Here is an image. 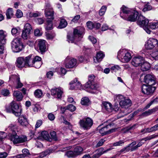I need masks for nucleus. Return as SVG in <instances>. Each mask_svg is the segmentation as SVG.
Wrapping results in <instances>:
<instances>
[{
    "label": "nucleus",
    "mask_w": 158,
    "mask_h": 158,
    "mask_svg": "<svg viewBox=\"0 0 158 158\" xmlns=\"http://www.w3.org/2000/svg\"><path fill=\"white\" fill-rule=\"evenodd\" d=\"M11 48L15 52H18L21 51L23 48V44L20 38H16L11 42Z\"/></svg>",
    "instance_id": "nucleus-5"
},
{
    "label": "nucleus",
    "mask_w": 158,
    "mask_h": 158,
    "mask_svg": "<svg viewBox=\"0 0 158 158\" xmlns=\"http://www.w3.org/2000/svg\"><path fill=\"white\" fill-rule=\"evenodd\" d=\"M152 86L143 85L141 87L142 93L147 95H151L156 90V88Z\"/></svg>",
    "instance_id": "nucleus-11"
},
{
    "label": "nucleus",
    "mask_w": 158,
    "mask_h": 158,
    "mask_svg": "<svg viewBox=\"0 0 158 158\" xmlns=\"http://www.w3.org/2000/svg\"><path fill=\"white\" fill-rule=\"evenodd\" d=\"M32 55H29L25 57L26 67H31L33 66L35 60H41V58L38 56H36L32 58Z\"/></svg>",
    "instance_id": "nucleus-10"
},
{
    "label": "nucleus",
    "mask_w": 158,
    "mask_h": 158,
    "mask_svg": "<svg viewBox=\"0 0 158 158\" xmlns=\"http://www.w3.org/2000/svg\"><path fill=\"white\" fill-rule=\"evenodd\" d=\"M8 128L13 132V134H14V132L15 133L17 130V127L15 124H11L9 125Z\"/></svg>",
    "instance_id": "nucleus-49"
},
{
    "label": "nucleus",
    "mask_w": 158,
    "mask_h": 158,
    "mask_svg": "<svg viewBox=\"0 0 158 158\" xmlns=\"http://www.w3.org/2000/svg\"><path fill=\"white\" fill-rule=\"evenodd\" d=\"M49 19H47L45 28L47 30H51L52 29V21Z\"/></svg>",
    "instance_id": "nucleus-31"
},
{
    "label": "nucleus",
    "mask_w": 158,
    "mask_h": 158,
    "mask_svg": "<svg viewBox=\"0 0 158 158\" xmlns=\"http://www.w3.org/2000/svg\"><path fill=\"white\" fill-rule=\"evenodd\" d=\"M149 25L150 28L155 29L158 27V22L157 21H154L149 23Z\"/></svg>",
    "instance_id": "nucleus-41"
},
{
    "label": "nucleus",
    "mask_w": 158,
    "mask_h": 158,
    "mask_svg": "<svg viewBox=\"0 0 158 158\" xmlns=\"http://www.w3.org/2000/svg\"><path fill=\"white\" fill-rule=\"evenodd\" d=\"M104 56V54L101 51L98 52L95 57L96 59L94 58V61L95 62H99L102 61Z\"/></svg>",
    "instance_id": "nucleus-25"
},
{
    "label": "nucleus",
    "mask_w": 158,
    "mask_h": 158,
    "mask_svg": "<svg viewBox=\"0 0 158 158\" xmlns=\"http://www.w3.org/2000/svg\"><path fill=\"white\" fill-rule=\"evenodd\" d=\"M83 151V148L80 146L76 147L74 149V152L76 156L81 154Z\"/></svg>",
    "instance_id": "nucleus-35"
},
{
    "label": "nucleus",
    "mask_w": 158,
    "mask_h": 158,
    "mask_svg": "<svg viewBox=\"0 0 158 158\" xmlns=\"http://www.w3.org/2000/svg\"><path fill=\"white\" fill-rule=\"evenodd\" d=\"M87 26L88 28L92 29L94 28V23L91 21H88L86 23Z\"/></svg>",
    "instance_id": "nucleus-54"
},
{
    "label": "nucleus",
    "mask_w": 158,
    "mask_h": 158,
    "mask_svg": "<svg viewBox=\"0 0 158 158\" xmlns=\"http://www.w3.org/2000/svg\"><path fill=\"white\" fill-rule=\"evenodd\" d=\"M157 98L156 97L155 99L153 100L151 102L148 104L145 107L143 108V110H145L146 109H147L150 107V106L153 104L154 103H157Z\"/></svg>",
    "instance_id": "nucleus-47"
},
{
    "label": "nucleus",
    "mask_w": 158,
    "mask_h": 158,
    "mask_svg": "<svg viewBox=\"0 0 158 158\" xmlns=\"http://www.w3.org/2000/svg\"><path fill=\"white\" fill-rule=\"evenodd\" d=\"M23 15V13L22 11L19 10H17L16 13V16L18 18H20Z\"/></svg>",
    "instance_id": "nucleus-59"
},
{
    "label": "nucleus",
    "mask_w": 158,
    "mask_h": 158,
    "mask_svg": "<svg viewBox=\"0 0 158 158\" xmlns=\"http://www.w3.org/2000/svg\"><path fill=\"white\" fill-rule=\"evenodd\" d=\"M55 34H51L48 33L46 35V37L48 39H52L55 36Z\"/></svg>",
    "instance_id": "nucleus-63"
},
{
    "label": "nucleus",
    "mask_w": 158,
    "mask_h": 158,
    "mask_svg": "<svg viewBox=\"0 0 158 158\" xmlns=\"http://www.w3.org/2000/svg\"><path fill=\"white\" fill-rule=\"evenodd\" d=\"M120 16L123 19L130 22H135L138 16L136 11L133 10L123 6L121 8Z\"/></svg>",
    "instance_id": "nucleus-1"
},
{
    "label": "nucleus",
    "mask_w": 158,
    "mask_h": 158,
    "mask_svg": "<svg viewBox=\"0 0 158 158\" xmlns=\"http://www.w3.org/2000/svg\"><path fill=\"white\" fill-rule=\"evenodd\" d=\"M25 58L23 57H19L17 58L16 63V66L19 68H22L26 67Z\"/></svg>",
    "instance_id": "nucleus-18"
},
{
    "label": "nucleus",
    "mask_w": 158,
    "mask_h": 158,
    "mask_svg": "<svg viewBox=\"0 0 158 158\" xmlns=\"http://www.w3.org/2000/svg\"><path fill=\"white\" fill-rule=\"evenodd\" d=\"M149 22L148 19L143 16L139 15L138 16L137 21L138 25L142 27L148 34H150L151 31L148 28Z\"/></svg>",
    "instance_id": "nucleus-4"
},
{
    "label": "nucleus",
    "mask_w": 158,
    "mask_h": 158,
    "mask_svg": "<svg viewBox=\"0 0 158 158\" xmlns=\"http://www.w3.org/2000/svg\"><path fill=\"white\" fill-rule=\"evenodd\" d=\"M65 67L67 68H72L74 67L77 64L76 60L67 57L64 60Z\"/></svg>",
    "instance_id": "nucleus-16"
},
{
    "label": "nucleus",
    "mask_w": 158,
    "mask_h": 158,
    "mask_svg": "<svg viewBox=\"0 0 158 158\" xmlns=\"http://www.w3.org/2000/svg\"><path fill=\"white\" fill-rule=\"evenodd\" d=\"M95 77L93 75H90L89 77V81H88L85 84L87 85H89V84H91V83L94 82L93 80L94 78Z\"/></svg>",
    "instance_id": "nucleus-51"
},
{
    "label": "nucleus",
    "mask_w": 158,
    "mask_h": 158,
    "mask_svg": "<svg viewBox=\"0 0 158 158\" xmlns=\"http://www.w3.org/2000/svg\"><path fill=\"white\" fill-rule=\"evenodd\" d=\"M144 82L149 85H153L156 83V78L152 74H148L144 77Z\"/></svg>",
    "instance_id": "nucleus-12"
},
{
    "label": "nucleus",
    "mask_w": 158,
    "mask_h": 158,
    "mask_svg": "<svg viewBox=\"0 0 158 158\" xmlns=\"http://www.w3.org/2000/svg\"><path fill=\"white\" fill-rule=\"evenodd\" d=\"M66 71L65 69L62 68H61L59 71H58L59 74L61 76L64 75L66 73Z\"/></svg>",
    "instance_id": "nucleus-60"
},
{
    "label": "nucleus",
    "mask_w": 158,
    "mask_h": 158,
    "mask_svg": "<svg viewBox=\"0 0 158 158\" xmlns=\"http://www.w3.org/2000/svg\"><path fill=\"white\" fill-rule=\"evenodd\" d=\"M10 139L14 144L23 143L27 140V138L25 135L19 136L14 134L11 135Z\"/></svg>",
    "instance_id": "nucleus-9"
},
{
    "label": "nucleus",
    "mask_w": 158,
    "mask_h": 158,
    "mask_svg": "<svg viewBox=\"0 0 158 158\" xmlns=\"http://www.w3.org/2000/svg\"><path fill=\"white\" fill-rule=\"evenodd\" d=\"M143 62L144 59L143 57L139 56L133 58L131 62V64L133 66L137 67L140 66Z\"/></svg>",
    "instance_id": "nucleus-17"
},
{
    "label": "nucleus",
    "mask_w": 158,
    "mask_h": 158,
    "mask_svg": "<svg viewBox=\"0 0 158 158\" xmlns=\"http://www.w3.org/2000/svg\"><path fill=\"white\" fill-rule=\"evenodd\" d=\"M152 9L151 6L149 4H147L144 6V7L143 9V10L145 12L148 10H149Z\"/></svg>",
    "instance_id": "nucleus-57"
},
{
    "label": "nucleus",
    "mask_w": 158,
    "mask_h": 158,
    "mask_svg": "<svg viewBox=\"0 0 158 158\" xmlns=\"http://www.w3.org/2000/svg\"><path fill=\"white\" fill-rule=\"evenodd\" d=\"M117 57L121 58L125 62H127L131 60V53L125 49L120 50L118 52Z\"/></svg>",
    "instance_id": "nucleus-6"
},
{
    "label": "nucleus",
    "mask_w": 158,
    "mask_h": 158,
    "mask_svg": "<svg viewBox=\"0 0 158 158\" xmlns=\"http://www.w3.org/2000/svg\"><path fill=\"white\" fill-rule=\"evenodd\" d=\"M141 69L143 71H146L148 70L150 68V64L146 61L144 62L141 64Z\"/></svg>",
    "instance_id": "nucleus-27"
},
{
    "label": "nucleus",
    "mask_w": 158,
    "mask_h": 158,
    "mask_svg": "<svg viewBox=\"0 0 158 158\" xmlns=\"http://www.w3.org/2000/svg\"><path fill=\"white\" fill-rule=\"evenodd\" d=\"M63 109L64 110H68L71 112H73L75 110L76 108L74 106L70 104L67 106L64 107Z\"/></svg>",
    "instance_id": "nucleus-44"
},
{
    "label": "nucleus",
    "mask_w": 158,
    "mask_h": 158,
    "mask_svg": "<svg viewBox=\"0 0 158 158\" xmlns=\"http://www.w3.org/2000/svg\"><path fill=\"white\" fill-rule=\"evenodd\" d=\"M66 155L68 157H72L76 156L74 152L72 151H69L66 152Z\"/></svg>",
    "instance_id": "nucleus-55"
},
{
    "label": "nucleus",
    "mask_w": 158,
    "mask_h": 158,
    "mask_svg": "<svg viewBox=\"0 0 158 158\" xmlns=\"http://www.w3.org/2000/svg\"><path fill=\"white\" fill-rule=\"evenodd\" d=\"M131 105V101L129 99L126 98H125L124 99V100L122 102H121L119 105L122 107V108H127L130 107Z\"/></svg>",
    "instance_id": "nucleus-21"
},
{
    "label": "nucleus",
    "mask_w": 158,
    "mask_h": 158,
    "mask_svg": "<svg viewBox=\"0 0 158 158\" xmlns=\"http://www.w3.org/2000/svg\"><path fill=\"white\" fill-rule=\"evenodd\" d=\"M158 44L157 40L153 38H150L146 42L145 47L147 49H151Z\"/></svg>",
    "instance_id": "nucleus-13"
},
{
    "label": "nucleus",
    "mask_w": 158,
    "mask_h": 158,
    "mask_svg": "<svg viewBox=\"0 0 158 158\" xmlns=\"http://www.w3.org/2000/svg\"><path fill=\"white\" fill-rule=\"evenodd\" d=\"M37 47L41 52H44L46 51V41L44 40H39L36 41Z\"/></svg>",
    "instance_id": "nucleus-19"
},
{
    "label": "nucleus",
    "mask_w": 158,
    "mask_h": 158,
    "mask_svg": "<svg viewBox=\"0 0 158 158\" xmlns=\"http://www.w3.org/2000/svg\"><path fill=\"white\" fill-rule=\"evenodd\" d=\"M104 149L102 148H101L97 150L98 152L96 154H94L93 156L94 158H98L103 153L106 152L110 150V149L103 151Z\"/></svg>",
    "instance_id": "nucleus-24"
},
{
    "label": "nucleus",
    "mask_w": 158,
    "mask_h": 158,
    "mask_svg": "<svg viewBox=\"0 0 158 158\" xmlns=\"http://www.w3.org/2000/svg\"><path fill=\"white\" fill-rule=\"evenodd\" d=\"M84 31V28L83 27L75 29L73 34L67 35L68 41L69 43H73L75 41H80L82 38V34Z\"/></svg>",
    "instance_id": "nucleus-2"
},
{
    "label": "nucleus",
    "mask_w": 158,
    "mask_h": 158,
    "mask_svg": "<svg viewBox=\"0 0 158 158\" xmlns=\"http://www.w3.org/2000/svg\"><path fill=\"white\" fill-rule=\"evenodd\" d=\"M42 64V62L41 60H35L33 67L36 68H40Z\"/></svg>",
    "instance_id": "nucleus-48"
},
{
    "label": "nucleus",
    "mask_w": 158,
    "mask_h": 158,
    "mask_svg": "<svg viewBox=\"0 0 158 158\" xmlns=\"http://www.w3.org/2000/svg\"><path fill=\"white\" fill-rule=\"evenodd\" d=\"M45 12L46 16L47 17V19H49L51 20L54 19V11L52 9L46 7L45 9Z\"/></svg>",
    "instance_id": "nucleus-20"
},
{
    "label": "nucleus",
    "mask_w": 158,
    "mask_h": 158,
    "mask_svg": "<svg viewBox=\"0 0 158 158\" xmlns=\"http://www.w3.org/2000/svg\"><path fill=\"white\" fill-rule=\"evenodd\" d=\"M67 24V23L66 20L64 19H62L60 22V23L58 28H63L65 27Z\"/></svg>",
    "instance_id": "nucleus-39"
},
{
    "label": "nucleus",
    "mask_w": 158,
    "mask_h": 158,
    "mask_svg": "<svg viewBox=\"0 0 158 158\" xmlns=\"http://www.w3.org/2000/svg\"><path fill=\"white\" fill-rule=\"evenodd\" d=\"M6 110L7 112L12 113L15 116L20 115L22 110L21 107L15 101H12L9 105L6 106Z\"/></svg>",
    "instance_id": "nucleus-3"
},
{
    "label": "nucleus",
    "mask_w": 158,
    "mask_h": 158,
    "mask_svg": "<svg viewBox=\"0 0 158 158\" xmlns=\"http://www.w3.org/2000/svg\"><path fill=\"white\" fill-rule=\"evenodd\" d=\"M52 152V150L51 149H48L46 150L45 151L43 152L40 154L39 156H38L39 158H42L44 156H45L51 153Z\"/></svg>",
    "instance_id": "nucleus-42"
},
{
    "label": "nucleus",
    "mask_w": 158,
    "mask_h": 158,
    "mask_svg": "<svg viewBox=\"0 0 158 158\" xmlns=\"http://www.w3.org/2000/svg\"><path fill=\"white\" fill-rule=\"evenodd\" d=\"M136 144V142L135 141H134L132 142L131 143L129 144L126 147H125L123 149H122L121 150V152H128L130 150V147L134 146Z\"/></svg>",
    "instance_id": "nucleus-40"
},
{
    "label": "nucleus",
    "mask_w": 158,
    "mask_h": 158,
    "mask_svg": "<svg viewBox=\"0 0 158 158\" xmlns=\"http://www.w3.org/2000/svg\"><path fill=\"white\" fill-rule=\"evenodd\" d=\"M13 96L16 98L18 101H21L23 98L22 94L18 91H15L13 93Z\"/></svg>",
    "instance_id": "nucleus-29"
},
{
    "label": "nucleus",
    "mask_w": 158,
    "mask_h": 158,
    "mask_svg": "<svg viewBox=\"0 0 158 158\" xmlns=\"http://www.w3.org/2000/svg\"><path fill=\"white\" fill-rule=\"evenodd\" d=\"M158 51L153 52L151 54V56L153 58V60H157L158 59Z\"/></svg>",
    "instance_id": "nucleus-53"
},
{
    "label": "nucleus",
    "mask_w": 158,
    "mask_h": 158,
    "mask_svg": "<svg viewBox=\"0 0 158 158\" xmlns=\"http://www.w3.org/2000/svg\"><path fill=\"white\" fill-rule=\"evenodd\" d=\"M158 109L157 108H154L152 109L148 110L143 112L142 114V116L146 117L155 111L157 110Z\"/></svg>",
    "instance_id": "nucleus-28"
},
{
    "label": "nucleus",
    "mask_w": 158,
    "mask_h": 158,
    "mask_svg": "<svg viewBox=\"0 0 158 158\" xmlns=\"http://www.w3.org/2000/svg\"><path fill=\"white\" fill-rule=\"evenodd\" d=\"M112 124H113V123H110L108 125H106V126L102 128L99 131V133L102 135H104L115 131L117 130L116 128L111 129L109 131H107V128H109L110 127H111V126Z\"/></svg>",
    "instance_id": "nucleus-14"
},
{
    "label": "nucleus",
    "mask_w": 158,
    "mask_h": 158,
    "mask_svg": "<svg viewBox=\"0 0 158 158\" xmlns=\"http://www.w3.org/2000/svg\"><path fill=\"white\" fill-rule=\"evenodd\" d=\"M21 31V29L19 27H14L12 28L11 32L13 35H19Z\"/></svg>",
    "instance_id": "nucleus-37"
},
{
    "label": "nucleus",
    "mask_w": 158,
    "mask_h": 158,
    "mask_svg": "<svg viewBox=\"0 0 158 158\" xmlns=\"http://www.w3.org/2000/svg\"><path fill=\"white\" fill-rule=\"evenodd\" d=\"M50 135L52 138L54 140H57V138L56 136V132L55 131H52L50 132Z\"/></svg>",
    "instance_id": "nucleus-58"
},
{
    "label": "nucleus",
    "mask_w": 158,
    "mask_h": 158,
    "mask_svg": "<svg viewBox=\"0 0 158 158\" xmlns=\"http://www.w3.org/2000/svg\"><path fill=\"white\" fill-rule=\"evenodd\" d=\"M32 28L30 24L26 23L22 31V37L24 40H27L30 37V35L32 32Z\"/></svg>",
    "instance_id": "nucleus-7"
},
{
    "label": "nucleus",
    "mask_w": 158,
    "mask_h": 158,
    "mask_svg": "<svg viewBox=\"0 0 158 158\" xmlns=\"http://www.w3.org/2000/svg\"><path fill=\"white\" fill-rule=\"evenodd\" d=\"M93 124V120L89 118L81 120L79 122V124L81 127L83 128L84 130L89 129L91 127Z\"/></svg>",
    "instance_id": "nucleus-8"
},
{
    "label": "nucleus",
    "mask_w": 158,
    "mask_h": 158,
    "mask_svg": "<svg viewBox=\"0 0 158 158\" xmlns=\"http://www.w3.org/2000/svg\"><path fill=\"white\" fill-rule=\"evenodd\" d=\"M114 97L115 101L119 102V104H120L121 102H122L123 100H124V99L125 98L121 94L115 95Z\"/></svg>",
    "instance_id": "nucleus-34"
},
{
    "label": "nucleus",
    "mask_w": 158,
    "mask_h": 158,
    "mask_svg": "<svg viewBox=\"0 0 158 158\" xmlns=\"http://www.w3.org/2000/svg\"><path fill=\"white\" fill-rule=\"evenodd\" d=\"M6 15L8 19H10L13 15L12 9H9L6 11Z\"/></svg>",
    "instance_id": "nucleus-45"
},
{
    "label": "nucleus",
    "mask_w": 158,
    "mask_h": 158,
    "mask_svg": "<svg viewBox=\"0 0 158 158\" xmlns=\"http://www.w3.org/2000/svg\"><path fill=\"white\" fill-rule=\"evenodd\" d=\"M51 91L52 95L54 96L56 98L59 99L62 97V95L63 93V89L60 87L52 89Z\"/></svg>",
    "instance_id": "nucleus-15"
},
{
    "label": "nucleus",
    "mask_w": 158,
    "mask_h": 158,
    "mask_svg": "<svg viewBox=\"0 0 158 158\" xmlns=\"http://www.w3.org/2000/svg\"><path fill=\"white\" fill-rule=\"evenodd\" d=\"M85 86L86 88H89L93 90H96L98 88V86L97 84H95L94 82L91 83L89 85L85 84Z\"/></svg>",
    "instance_id": "nucleus-36"
},
{
    "label": "nucleus",
    "mask_w": 158,
    "mask_h": 158,
    "mask_svg": "<svg viewBox=\"0 0 158 158\" xmlns=\"http://www.w3.org/2000/svg\"><path fill=\"white\" fill-rule=\"evenodd\" d=\"M103 105L104 107L108 112H110L113 111V108L110 103L105 102L103 103Z\"/></svg>",
    "instance_id": "nucleus-30"
},
{
    "label": "nucleus",
    "mask_w": 158,
    "mask_h": 158,
    "mask_svg": "<svg viewBox=\"0 0 158 158\" xmlns=\"http://www.w3.org/2000/svg\"><path fill=\"white\" fill-rule=\"evenodd\" d=\"M18 122L23 126H26L28 124V119L24 115H21L19 117Z\"/></svg>",
    "instance_id": "nucleus-23"
},
{
    "label": "nucleus",
    "mask_w": 158,
    "mask_h": 158,
    "mask_svg": "<svg viewBox=\"0 0 158 158\" xmlns=\"http://www.w3.org/2000/svg\"><path fill=\"white\" fill-rule=\"evenodd\" d=\"M1 93L4 96H6L9 94V91L6 89H3L1 91Z\"/></svg>",
    "instance_id": "nucleus-61"
},
{
    "label": "nucleus",
    "mask_w": 158,
    "mask_h": 158,
    "mask_svg": "<svg viewBox=\"0 0 158 158\" xmlns=\"http://www.w3.org/2000/svg\"><path fill=\"white\" fill-rule=\"evenodd\" d=\"M106 7L105 6H103L101 8L99 12V14L101 16L103 15L106 12Z\"/></svg>",
    "instance_id": "nucleus-52"
},
{
    "label": "nucleus",
    "mask_w": 158,
    "mask_h": 158,
    "mask_svg": "<svg viewBox=\"0 0 158 158\" xmlns=\"http://www.w3.org/2000/svg\"><path fill=\"white\" fill-rule=\"evenodd\" d=\"M69 85H70V89L71 90L75 89V86L76 88H79L81 87V83L78 81L77 78L70 82Z\"/></svg>",
    "instance_id": "nucleus-22"
},
{
    "label": "nucleus",
    "mask_w": 158,
    "mask_h": 158,
    "mask_svg": "<svg viewBox=\"0 0 158 158\" xmlns=\"http://www.w3.org/2000/svg\"><path fill=\"white\" fill-rule=\"evenodd\" d=\"M6 36L5 33L3 30H0V42L2 44H5Z\"/></svg>",
    "instance_id": "nucleus-33"
},
{
    "label": "nucleus",
    "mask_w": 158,
    "mask_h": 158,
    "mask_svg": "<svg viewBox=\"0 0 158 158\" xmlns=\"http://www.w3.org/2000/svg\"><path fill=\"white\" fill-rule=\"evenodd\" d=\"M15 83H16V85L15 86V88L17 89L21 88L23 86V84L20 81V78L18 76H15Z\"/></svg>",
    "instance_id": "nucleus-32"
},
{
    "label": "nucleus",
    "mask_w": 158,
    "mask_h": 158,
    "mask_svg": "<svg viewBox=\"0 0 158 158\" xmlns=\"http://www.w3.org/2000/svg\"><path fill=\"white\" fill-rule=\"evenodd\" d=\"M49 136L48 132L46 131H44L41 132L40 137V139L43 138V139L48 140L49 139Z\"/></svg>",
    "instance_id": "nucleus-38"
},
{
    "label": "nucleus",
    "mask_w": 158,
    "mask_h": 158,
    "mask_svg": "<svg viewBox=\"0 0 158 158\" xmlns=\"http://www.w3.org/2000/svg\"><path fill=\"white\" fill-rule=\"evenodd\" d=\"M34 94L35 97L37 98L41 97L43 95V93L41 90L37 89L35 91Z\"/></svg>",
    "instance_id": "nucleus-46"
},
{
    "label": "nucleus",
    "mask_w": 158,
    "mask_h": 158,
    "mask_svg": "<svg viewBox=\"0 0 158 158\" xmlns=\"http://www.w3.org/2000/svg\"><path fill=\"white\" fill-rule=\"evenodd\" d=\"M158 129V124L150 128H149V131H148L149 132H151L155 131H156Z\"/></svg>",
    "instance_id": "nucleus-62"
},
{
    "label": "nucleus",
    "mask_w": 158,
    "mask_h": 158,
    "mask_svg": "<svg viewBox=\"0 0 158 158\" xmlns=\"http://www.w3.org/2000/svg\"><path fill=\"white\" fill-rule=\"evenodd\" d=\"M6 133L3 132H0V141H2L3 139L6 136Z\"/></svg>",
    "instance_id": "nucleus-64"
},
{
    "label": "nucleus",
    "mask_w": 158,
    "mask_h": 158,
    "mask_svg": "<svg viewBox=\"0 0 158 158\" xmlns=\"http://www.w3.org/2000/svg\"><path fill=\"white\" fill-rule=\"evenodd\" d=\"M120 69V68L118 65H114L111 68V70L112 72H116Z\"/></svg>",
    "instance_id": "nucleus-56"
},
{
    "label": "nucleus",
    "mask_w": 158,
    "mask_h": 158,
    "mask_svg": "<svg viewBox=\"0 0 158 158\" xmlns=\"http://www.w3.org/2000/svg\"><path fill=\"white\" fill-rule=\"evenodd\" d=\"M81 103L82 105H88L89 104V100L87 97H85L81 99Z\"/></svg>",
    "instance_id": "nucleus-43"
},
{
    "label": "nucleus",
    "mask_w": 158,
    "mask_h": 158,
    "mask_svg": "<svg viewBox=\"0 0 158 158\" xmlns=\"http://www.w3.org/2000/svg\"><path fill=\"white\" fill-rule=\"evenodd\" d=\"M22 152L23 154L21 155H23V156L25 158L27 157L28 155H30L29 150L25 148L23 149L22 150Z\"/></svg>",
    "instance_id": "nucleus-50"
},
{
    "label": "nucleus",
    "mask_w": 158,
    "mask_h": 158,
    "mask_svg": "<svg viewBox=\"0 0 158 158\" xmlns=\"http://www.w3.org/2000/svg\"><path fill=\"white\" fill-rule=\"evenodd\" d=\"M40 13L38 11L35 12H28L27 13L26 16L28 19H30L32 18H35L40 16Z\"/></svg>",
    "instance_id": "nucleus-26"
}]
</instances>
